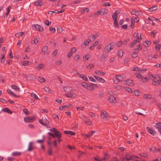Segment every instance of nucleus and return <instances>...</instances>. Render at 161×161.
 Here are the masks:
<instances>
[{
	"instance_id": "nucleus-46",
	"label": "nucleus",
	"mask_w": 161,
	"mask_h": 161,
	"mask_svg": "<svg viewBox=\"0 0 161 161\" xmlns=\"http://www.w3.org/2000/svg\"><path fill=\"white\" fill-rule=\"evenodd\" d=\"M117 13H114L112 15V17L114 20L115 19H116L118 17V15H117Z\"/></svg>"
},
{
	"instance_id": "nucleus-32",
	"label": "nucleus",
	"mask_w": 161,
	"mask_h": 161,
	"mask_svg": "<svg viewBox=\"0 0 161 161\" xmlns=\"http://www.w3.org/2000/svg\"><path fill=\"white\" fill-rule=\"evenodd\" d=\"M49 30L51 33L54 34L56 31V29L55 28H53L52 27H49Z\"/></svg>"
},
{
	"instance_id": "nucleus-62",
	"label": "nucleus",
	"mask_w": 161,
	"mask_h": 161,
	"mask_svg": "<svg viewBox=\"0 0 161 161\" xmlns=\"http://www.w3.org/2000/svg\"><path fill=\"white\" fill-rule=\"evenodd\" d=\"M44 90L47 92H49L50 90L49 88L45 86L44 87Z\"/></svg>"
},
{
	"instance_id": "nucleus-47",
	"label": "nucleus",
	"mask_w": 161,
	"mask_h": 161,
	"mask_svg": "<svg viewBox=\"0 0 161 161\" xmlns=\"http://www.w3.org/2000/svg\"><path fill=\"white\" fill-rule=\"evenodd\" d=\"M31 95L32 97H34L36 99H39V98H38L36 94L33 93H31Z\"/></svg>"
},
{
	"instance_id": "nucleus-42",
	"label": "nucleus",
	"mask_w": 161,
	"mask_h": 161,
	"mask_svg": "<svg viewBox=\"0 0 161 161\" xmlns=\"http://www.w3.org/2000/svg\"><path fill=\"white\" fill-rule=\"evenodd\" d=\"M25 78L26 80H32V78L30 75H26V77H25Z\"/></svg>"
},
{
	"instance_id": "nucleus-52",
	"label": "nucleus",
	"mask_w": 161,
	"mask_h": 161,
	"mask_svg": "<svg viewBox=\"0 0 161 161\" xmlns=\"http://www.w3.org/2000/svg\"><path fill=\"white\" fill-rule=\"evenodd\" d=\"M44 66V65L42 64H39L37 67V69H41Z\"/></svg>"
},
{
	"instance_id": "nucleus-31",
	"label": "nucleus",
	"mask_w": 161,
	"mask_h": 161,
	"mask_svg": "<svg viewBox=\"0 0 161 161\" xmlns=\"http://www.w3.org/2000/svg\"><path fill=\"white\" fill-rule=\"evenodd\" d=\"M21 154V153L19 152H14L12 153V155L13 156H19Z\"/></svg>"
},
{
	"instance_id": "nucleus-12",
	"label": "nucleus",
	"mask_w": 161,
	"mask_h": 161,
	"mask_svg": "<svg viewBox=\"0 0 161 161\" xmlns=\"http://www.w3.org/2000/svg\"><path fill=\"white\" fill-rule=\"evenodd\" d=\"M76 74L78 75L79 77L80 78H81L83 80L85 81H88V79L84 75V74H80L79 73H77L76 71Z\"/></svg>"
},
{
	"instance_id": "nucleus-30",
	"label": "nucleus",
	"mask_w": 161,
	"mask_h": 161,
	"mask_svg": "<svg viewBox=\"0 0 161 161\" xmlns=\"http://www.w3.org/2000/svg\"><path fill=\"white\" fill-rule=\"evenodd\" d=\"M24 32H19V33H17L15 35V36L16 37H19V36H22L24 34Z\"/></svg>"
},
{
	"instance_id": "nucleus-3",
	"label": "nucleus",
	"mask_w": 161,
	"mask_h": 161,
	"mask_svg": "<svg viewBox=\"0 0 161 161\" xmlns=\"http://www.w3.org/2000/svg\"><path fill=\"white\" fill-rule=\"evenodd\" d=\"M100 116L102 119H104L105 118L107 119L109 117L106 111L103 110H102L101 114Z\"/></svg>"
},
{
	"instance_id": "nucleus-22",
	"label": "nucleus",
	"mask_w": 161,
	"mask_h": 161,
	"mask_svg": "<svg viewBox=\"0 0 161 161\" xmlns=\"http://www.w3.org/2000/svg\"><path fill=\"white\" fill-rule=\"evenodd\" d=\"M64 30L63 28L61 26H58L57 29V31L59 33H61Z\"/></svg>"
},
{
	"instance_id": "nucleus-28",
	"label": "nucleus",
	"mask_w": 161,
	"mask_h": 161,
	"mask_svg": "<svg viewBox=\"0 0 161 161\" xmlns=\"http://www.w3.org/2000/svg\"><path fill=\"white\" fill-rule=\"evenodd\" d=\"M156 128L158 129H161V123L160 122L156 123L155 125Z\"/></svg>"
},
{
	"instance_id": "nucleus-59",
	"label": "nucleus",
	"mask_w": 161,
	"mask_h": 161,
	"mask_svg": "<svg viewBox=\"0 0 161 161\" xmlns=\"http://www.w3.org/2000/svg\"><path fill=\"white\" fill-rule=\"evenodd\" d=\"M89 10V8H85V9H83V10H81V13H82V12H84V11H86L87 12H88Z\"/></svg>"
},
{
	"instance_id": "nucleus-13",
	"label": "nucleus",
	"mask_w": 161,
	"mask_h": 161,
	"mask_svg": "<svg viewBox=\"0 0 161 161\" xmlns=\"http://www.w3.org/2000/svg\"><path fill=\"white\" fill-rule=\"evenodd\" d=\"M34 26L37 30L38 31H40L42 32V31L43 30V27H42L41 29V27L40 25H39L36 24V25H34Z\"/></svg>"
},
{
	"instance_id": "nucleus-34",
	"label": "nucleus",
	"mask_w": 161,
	"mask_h": 161,
	"mask_svg": "<svg viewBox=\"0 0 161 161\" xmlns=\"http://www.w3.org/2000/svg\"><path fill=\"white\" fill-rule=\"evenodd\" d=\"M47 152H48V154L49 155H52V153H53V152H52V148L51 147H49V149L48 150Z\"/></svg>"
},
{
	"instance_id": "nucleus-23",
	"label": "nucleus",
	"mask_w": 161,
	"mask_h": 161,
	"mask_svg": "<svg viewBox=\"0 0 161 161\" xmlns=\"http://www.w3.org/2000/svg\"><path fill=\"white\" fill-rule=\"evenodd\" d=\"M100 11H101V14L104 15L106 14L107 13V10L105 8H102L101 9Z\"/></svg>"
},
{
	"instance_id": "nucleus-16",
	"label": "nucleus",
	"mask_w": 161,
	"mask_h": 161,
	"mask_svg": "<svg viewBox=\"0 0 161 161\" xmlns=\"http://www.w3.org/2000/svg\"><path fill=\"white\" fill-rule=\"evenodd\" d=\"M64 132L65 134H69L71 136H75V132L71 131L65 130L64 131Z\"/></svg>"
},
{
	"instance_id": "nucleus-29",
	"label": "nucleus",
	"mask_w": 161,
	"mask_h": 161,
	"mask_svg": "<svg viewBox=\"0 0 161 161\" xmlns=\"http://www.w3.org/2000/svg\"><path fill=\"white\" fill-rule=\"evenodd\" d=\"M118 55L121 58L123 55V51L121 49H119L118 52Z\"/></svg>"
},
{
	"instance_id": "nucleus-41",
	"label": "nucleus",
	"mask_w": 161,
	"mask_h": 161,
	"mask_svg": "<svg viewBox=\"0 0 161 161\" xmlns=\"http://www.w3.org/2000/svg\"><path fill=\"white\" fill-rule=\"evenodd\" d=\"M43 122L45 124V126L47 127H48L47 125L49 124V121H48L46 119H45L43 120Z\"/></svg>"
},
{
	"instance_id": "nucleus-24",
	"label": "nucleus",
	"mask_w": 161,
	"mask_h": 161,
	"mask_svg": "<svg viewBox=\"0 0 161 161\" xmlns=\"http://www.w3.org/2000/svg\"><path fill=\"white\" fill-rule=\"evenodd\" d=\"M152 95L150 94V95H147L145 94L144 95L143 97L145 99H150L152 98Z\"/></svg>"
},
{
	"instance_id": "nucleus-27",
	"label": "nucleus",
	"mask_w": 161,
	"mask_h": 161,
	"mask_svg": "<svg viewBox=\"0 0 161 161\" xmlns=\"http://www.w3.org/2000/svg\"><path fill=\"white\" fill-rule=\"evenodd\" d=\"M114 25L116 27L118 28H119V26L118 24L117 19H115L114 20Z\"/></svg>"
},
{
	"instance_id": "nucleus-58",
	"label": "nucleus",
	"mask_w": 161,
	"mask_h": 161,
	"mask_svg": "<svg viewBox=\"0 0 161 161\" xmlns=\"http://www.w3.org/2000/svg\"><path fill=\"white\" fill-rule=\"evenodd\" d=\"M23 111L26 115H29L30 113L27 111V110L26 109H23Z\"/></svg>"
},
{
	"instance_id": "nucleus-56",
	"label": "nucleus",
	"mask_w": 161,
	"mask_h": 161,
	"mask_svg": "<svg viewBox=\"0 0 161 161\" xmlns=\"http://www.w3.org/2000/svg\"><path fill=\"white\" fill-rule=\"evenodd\" d=\"M136 75L137 77L141 79L142 77V76L139 73H136Z\"/></svg>"
},
{
	"instance_id": "nucleus-64",
	"label": "nucleus",
	"mask_w": 161,
	"mask_h": 161,
	"mask_svg": "<svg viewBox=\"0 0 161 161\" xmlns=\"http://www.w3.org/2000/svg\"><path fill=\"white\" fill-rule=\"evenodd\" d=\"M94 159L96 161H103L102 159H100L99 158V157L96 158L94 157Z\"/></svg>"
},
{
	"instance_id": "nucleus-21",
	"label": "nucleus",
	"mask_w": 161,
	"mask_h": 161,
	"mask_svg": "<svg viewBox=\"0 0 161 161\" xmlns=\"http://www.w3.org/2000/svg\"><path fill=\"white\" fill-rule=\"evenodd\" d=\"M156 81L157 82V84L161 85V83L159 81V79H161V77L159 75H156V78H155Z\"/></svg>"
},
{
	"instance_id": "nucleus-5",
	"label": "nucleus",
	"mask_w": 161,
	"mask_h": 161,
	"mask_svg": "<svg viewBox=\"0 0 161 161\" xmlns=\"http://www.w3.org/2000/svg\"><path fill=\"white\" fill-rule=\"evenodd\" d=\"M131 14L136 16H139L142 15V13L140 11H137L136 9H133L131 11Z\"/></svg>"
},
{
	"instance_id": "nucleus-49",
	"label": "nucleus",
	"mask_w": 161,
	"mask_h": 161,
	"mask_svg": "<svg viewBox=\"0 0 161 161\" xmlns=\"http://www.w3.org/2000/svg\"><path fill=\"white\" fill-rule=\"evenodd\" d=\"M58 52V50L55 49L53 52L52 53V55L53 57H54L56 56Z\"/></svg>"
},
{
	"instance_id": "nucleus-53",
	"label": "nucleus",
	"mask_w": 161,
	"mask_h": 161,
	"mask_svg": "<svg viewBox=\"0 0 161 161\" xmlns=\"http://www.w3.org/2000/svg\"><path fill=\"white\" fill-rule=\"evenodd\" d=\"M139 155L140 156L144 157L145 158H147L148 157V154L147 153H142L141 154H140Z\"/></svg>"
},
{
	"instance_id": "nucleus-18",
	"label": "nucleus",
	"mask_w": 161,
	"mask_h": 161,
	"mask_svg": "<svg viewBox=\"0 0 161 161\" xmlns=\"http://www.w3.org/2000/svg\"><path fill=\"white\" fill-rule=\"evenodd\" d=\"M91 41L90 40V39H86V40L84 42L82 43V45H83V47H84V46H85V47H86V46L88 45L89 43V42H91Z\"/></svg>"
},
{
	"instance_id": "nucleus-9",
	"label": "nucleus",
	"mask_w": 161,
	"mask_h": 161,
	"mask_svg": "<svg viewBox=\"0 0 161 161\" xmlns=\"http://www.w3.org/2000/svg\"><path fill=\"white\" fill-rule=\"evenodd\" d=\"M146 129L148 132L152 135L154 136L156 134V132L155 130H153L152 129L148 127H146Z\"/></svg>"
},
{
	"instance_id": "nucleus-38",
	"label": "nucleus",
	"mask_w": 161,
	"mask_h": 161,
	"mask_svg": "<svg viewBox=\"0 0 161 161\" xmlns=\"http://www.w3.org/2000/svg\"><path fill=\"white\" fill-rule=\"evenodd\" d=\"M134 94L136 96H140L139 91L137 90H134Z\"/></svg>"
},
{
	"instance_id": "nucleus-61",
	"label": "nucleus",
	"mask_w": 161,
	"mask_h": 161,
	"mask_svg": "<svg viewBox=\"0 0 161 161\" xmlns=\"http://www.w3.org/2000/svg\"><path fill=\"white\" fill-rule=\"evenodd\" d=\"M88 83H86V82H83V83L81 85H82L85 88H86L87 86L88 85Z\"/></svg>"
},
{
	"instance_id": "nucleus-2",
	"label": "nucleus",
	"mask_w": 161,
	"mask_h": 161,
	"mask_svg": "<svg viewBox=\"0 0 161 161\" xmlns=\"http://www.w3.org/2000/svg\"><path fill=\"white\" fill-rule=\"evenodd\" d=\"M35 119L33 116L26 117L24 118V121L26 123H30L34 121Z\"/></svg>"
},
{
	"instance_id": "nucleus-1",
	"label": "nucleus",
	"mask_w": 161,
	"mask_h": 161,
	"mask_svg": "<svg viewBox=\"0 0 161 161\" xmlns=\"http://www.w3.org/2000/svg\"><path fill=\"white\" fill-rule=\"evenodd\" d=\"M139 158L137 156L134 155H130V154L127 153L125 154V157L123 158V159L126 161H129L130 160H133L135 158Z\"/></svg>"
},
{
	"instance_id": "nucleus-4",
	"label": "nucleus",
	"mask_w": 161,
	"mask_h": 161,
	"mask_svg": "<svg viewBox=\"0 0 161 161\" xmlns=\"http://www.w3.org/2000/svg\"><path fill=\"white\" fill-rule=\"evenodd\" d=\"M111 93H112L111 92H109L108 93L110 95L108 99V100L110 102L112 103L116 100V98L113 95L111 94Z\"/></svg>"
},
{
	"instance_id": "nucleus-20",
	"label": "nucleus",
	"mask_w": 161,
	"mask_h": 161,
	"mask_svg": "<svg viewBox=\"0 0 161 161\" xmlns=\"http://www.w3.org/2000/svg\"><path fill=\"white\" fill-rule=\"evenodd\" d=\"M158 9V6H153L152 7L150 8L148 11L149 12H151L153 11L157 10Z\"/></svg>"
},
{
	"instance_id": "nucleus-40",
	"label": "nucleus",
	"mask_w": 161,
	"mask_h": 161,
	"mask_svg": "<svg viewBox=\"0 0 161 161\" xmlns=\"http://www.w3.org/2000/svg\"><path fill=\"white\" fill-rule=\"evenodd\" d=\"M137 52H134L132 54V57L133 58H136L138 56Z\"/></svg>"
},
{
	"instance_id": "nucleus-44",
	"label": "nucleus",
	"mask_w": 161,
	"mask_h": 161,
	"mask_svg": "<svg viewBox=\"0 0 161 161\" xmlns=\"http://www.w3.org/2000/svg\"><path fill=\"white\" fill-rule=\"evenodd\" d=\"M95 73L96 74L99 73L103 75H105L106 74V73H104L101 71L99 70H96V71H95Z\"/></svg>"
},
{
	"instance_id": "nucleus-26",
	"label": "nucleus",
	"mask_w": 161,
	"mask_h": 161,
	"mask_svg": "<svg viewBox=\"0 0 161 161\" xmlns=\"http://www.w3.org/2000/svg\"><path fill=\"white\" fill-rule=\"evenodd\" d=\"M11 87L12 88L14 89V90L18 91L19 92L20 91V89L18 87L15 85H11Z\"/></svg>"
},
{
	"instance_id": "nucleus-25",
	"label": "nucleus",
	"mask_w": 161,
	"mask_h": 161,
	"mask_svg": "<svg viewBox=\"0 0 161 161\" xmlns=\"http://www.w3.org/2000/svg\"><path fill=\"white\" fill-rule=\"evenodd\" d=\"M33 145V143L32 142H30L29 144V147H28V150L29 151H31L33 150V148L32 147Z\"/></svg>"
},
{
	"instance_id": "nucleus-51",
	"label": "nucleus",
	"mask_w": 161,
	"mask_h": 161,
	"mask_svg": "<svg viewBox=\"0 0 161 161\" xmlns=\"http://www.w3.org/2000/svg\"><path fill=\"white\" fill-rule=\"evenodd\" d=\"M131 23L130 25L131 28V29H133V27L134 26L135 23L133 22V18L131 19Z\"/></svg>"
},
{
	"instance_id": "nucleus-45",
	"label": "nucleus",
	"mask_w": 161,
	"mask_h": 161,
	"mask_svg": "<svg viewBox=\"0 0 161 161\" xmlns=\"http://www.w3.org/2000/svg\"><path fill=\"white\" fill-rule=\"evenodd\" d=\"M144 43H145L146 44V45H144V46L146 47L149 46L151 44V42L148 41H145V42H144Z\"/></svg>"
},
{
	"instance_id": "nucleus-8",
	"label": "nucleus",
	"mask_w": 161,
	"mask_h": 161,
	"mask_svg": "<svg viewBox=\"0 0 161 161\" xmlns=\"http://www.w3.org/2000/svg\"><path fill=\"white\" fill-rule=\"evenodd\" d=\"M125 83L129 86H133L134 85V83L132 80L128 79L125 81Z\"/></svg>"
},
{
	"instance_id": "nucleus-14",
	"label": "nucleus",
	"mask_w": 161,
	"mask_h": 161,
	"mask_svg": "<svg viewBox=\"0 0 161 161\" xmlns=\"http://www.w3.org/2000/svg\"><path fill=\"white\" fill-rule=\"evenodd\" d=\"M34 4L36 6H41L43 4V3L42 0H38L35 2Z\"/></svg>"
},
{
	"instance_id": "nucleus-63",
	"label": "nucleus",
	"mask_w": 161,
	"mask_h": 161,
	"mask_svg": "<svg viewBox=\"0 0 161 161\" xmlns=\"http://www.w3.org/2000/svg\"><path fill=\"white\" fill-rule=\"evenodd\" d=\"M129 41H130L129 39H126L124 41V42H123V43L124 44L126 45L127 44L128 42H129Z\"/></svg>"
},
{
	"instance_id": "nucleus-7",
	"label": "nucleus",
	"mask_w": 161,
	"mask_h": 161,
	"mask_svg": "<svg viewBox=\"0 0 161 161\" xmlns=\"http://www.w3.org/2000/svg\"><path fill=\"white\" fill-rule=\"evenodd\" d=\"M111 43L108 44L105 48V50H106V52H109L112 49L114 48V47H111Z\"/></svg>"
},
{
	"instance_id": "nucleus-15",
	"label": "nucleus",
	"mask_w": 161,
	"mask_h": 161,
	"mask_svg": "<svg viewBox=\"0 0 161 161\" xmlns=\"http://www.w3.org/2000/svg\"><path fill=\"white\" fill-rule=\"evenodd\" d=\"M138 42H140V40L139 39V37H137V39L136 40H134L131 43V45H130V47H133L136 44V43Z\"/></svg>"
},
{
	"instance_id": "nucleus-55",
	"label": "nucleus",
	"mask_w": 161,
	"mask_h": 161,
	"mask_svg": "<svg viewBox=\"0 0 161 161\" xmlns=\"http://www.w3.org/2000/svg\"><path fill=\"white\" fill-rule=\"evenodd\" d=\"M125 90L131 93L132 92L131 89L129 87H126L125 88Z\"/></svg>"
},
{
	"instance_id": "nucleus-57",
	"label": "nucleus",
	"mask_w": 161,
	"mask_h": 161,
	"mask_svg": "<svg viewBox=\"0 0 161 161\" xmlns=\"http://www.w3.org/2000/svg\"><path fill=\"white\" fill-rule=\"evenodd\" d=\"M29 61H25L22 62V65L23 66H25L29 64Z\"/></svg>"
},
{
	"instance_id": "nucleus-19",
	"label": "nucleus",
	"mask_w": 161,
	"mask_h": 161,
	"mask_svg": "<svg viewBox=\"0 0 161 161\" xmlns=\"http://www.w3.org/2000/svg\"><path fill=\"white\" fill-rule=\"evenodd\" d=\"M2 111L8 113L9 114H11L12 113V112L7 108H5L2 110Z\"/></svg>"
},
{
	"instance_id": "nucleus-54",
	"label": "nucleus",
	"mask_w": 161,
	"mask_h": 161,
	"mask_svg": "<svg viewBox=\"0 0 161 161\" xmlns=\"http://www.w3.org/2000/svg\"><path fill=\"white\" fill-rule=\"evenodd\" d=\"M80 58V56L79 55H75L74 58V59L75 61H77Z\"/></svg>"
},
{
	"instance_id": "nucleus-35",
	"label": "nucleus",
	"mask_w": 161,
	"mask_h": 161,
	"mask_svg": "<svg viewBox=\"0 0 161 161\" xmlns=\"http://www.w3.org/2000/svg\"><path fill=\"white\" fill-rule=\"evenodd\" d=\"M123 44V42L120 40L119 42H118L116 44V46L117 47H120L122 46Z\"/></svg>"
},
{
	"instance_id": "nucleus-33",
	"label": "nucleus",
	"mask_w": 161,
	"mask_h": 161,
	"mask_svg": "<svg viewBox=\"0 0 161 161\" xmlns=\"http://www.w3.org/2000/svg\"><path fill=\"white\" fill-rule=\"evenodd\" d=\"M109 158V156L108 154L107 153H105L104 155V157L102 158V160L103 161H104L106 159H107Z\"/></svg>"
},
{
	"instance_id": "nucleus-43",
	"label": "nucleus",
	"mask_w": 161,
	"mask_h": 161,
	"mask_svg": "<svg viewBox=\"0 0 161 161\" xmlns=\"http://www.w3.org/2000/svg\"><path fill=\"white\" fill-rule=\"evenodd\" d=\"M57 134H58L59 135H60V136L59 137H58V136L56 137H57L58 138V142H60L62 141V140L61 139V138L62 137V134L60 132H58Z\"/></svg>"
},
{
	"instance_id": "nucleus-17",
	"label": "nucleus",
	"mask_w": 161,
	"mask_h": 161,
	"mask_svg": "<svg viewBox=\"0 0 161 161\" xmlns=\"http://www.w3.org/2000/svg\"><path fill=\"white\" fill-rule=\"evenodd\" d=\"M94 77L97 79L98 81L102 83H103L105 81L104 80L99 77H98L96 76H94Z\"/></svg>"
},
{
	"instance_id": "nucleus-10",
	"label": "nucleus",
	"mask_w": 161,
	"mask_h": 161,
	"mask_svg": "<svg viewBox=\"0 0 161 161\" xmlns=\"http://www.w3.org/2000/svg\"><path fill=\"white\" fill-rule=\"evenodd\" d=\"M58 132H55V133H54L53 134H52V133L48 132L47 133V134L52 137L53 138H56V136H58V137H60V135H59L58 134H57Z\"/></svg>"
},
{
	"instance_id": "nucleus-48",
	"label": "nucleus",
	"mask_w": 161,
	"mask_h": 161,
	"mask_svg": "<svg viewBox=\"0 0 161 161\" xmlns=\"http://www.w3.org/2000/svg\"><path fill=\"white\" fill-rule=\"evenodd\" d=\"M39 79H38L39 81L41 83H43L45 81V80L42 77H39Z\"/></svg>"
},
{
	"instance_id": "nucleus-50",
	"label": "nucleus",
	"mask_w": 161,
	"mask_h": 161,
	"mask_svg": "<svg viewBox=\"0 0 161 161\" xmlns=\"http://www.w3.org/2000/svg\"><path fill=\"white\" fill-rule=\"evenodd\" d=\"M49 130L52 131V132H54V133H55V132H59V131H58V130H56V128H52L51 129H50Z\"/></svg>"
},
{
	"instance_id": "nucleus-39",
	"label": "nucleus",
	"mask_w": 161,
	"mask_h": 161,
	"mask_svg": "<svg viewBox=\"0 0 161 161\" xmlns=\"http://www.w3.org/2000/svg\"><path fill=\"white\" fill-rule=\"evenodd\" d=\"M137 48L135 49L134 50L138 52L139 50H141L142 49V47H141L140 45L139 44L138 45H137Z\"/></svg>"
},
{
	"instance_id": "nucleus-37",
	"label": "nucleus",
	"mask_w": 161,
	"mask_h": 161,
	"mask_svg": "<svg viewBox=\"0 0 161 161\" xmlns=\"http://www.w3.org/2000/svg\"><path fill=\"white\" fill-rule=\"evenodd\" d=\"M47 46H44L42 49V51L43 52L46 53L47 52Z\"/></svg>"
},
{
	"instance_id": "nucleus-11",
	"label": "nucleus",
	"mask_w": 161,
	"mask_h": 161,
	"mask_svg": "<svg viewBox=\"0 0 161 161\" xmlns=\"http://www.w3.org/2000/svg\"><path fill=\"white\" fill-rule=\"evenodd\" d=\"M65 96L67 97L72 98L75 97L76 96V94L74 92H72L71 93H68L67 94L66 93L65 94Z\"/></svg>"
},
{
	"instance_id": "nucleus-36",
	"label": "nucleus",
	"mask_w": 161,
	"mask_h": 161,
	"mask_svg": "<svg viewBox=\"0 0 161 161\" xmlns=\"http://www.w3.org/2000/svg\"><path fill=\"white\" fill-rule=\"evenodd\" d=\"M116 77H115L116 79L114 80V82L115 84H117L120 81H122V79L117 78Z\"/></svg>"
},
{
	"instance_id": "nucleus-6",
	"label": "nucleus",
	"mask_w": 161,
	"mask_h": 161,
	"mask_svg": "<svg viewBox=\"0 0 161 161\" xmlns=\"http://www.w3.org/2000/svg\"><path fill=\"white\" fill-rule=\"evenodd\" d=\"M76 51V49L75 47H73L71 49L70 51L68 54L67 57L68 58H70L72 55L73 53H75Z\"/></svg>"
},
{
	"instance_id": "nucleus-60",
	"label": "nucleus",
	"mask_w": 161,
	"mask_h": 161,
	"mask_svg": "<svg viewBox=\"0 0 161 161\" xmlns=\"http://www.w3.org/2000/svg\"><path fill=\"white\" fill-rule=\"evenodd\" d=\"M45 139H42L37 140L36 142L37 143H42L44 142Z\"/></svg>"
}]
</instances>
